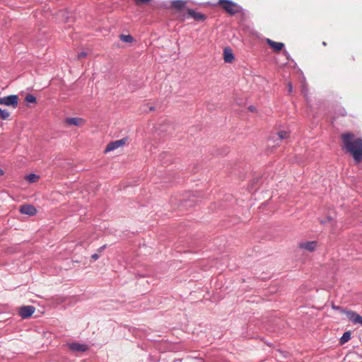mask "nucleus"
I'll return each instance as SVG.
<instances>
[{"label":"nucleus","instance_id":"obj_24","mask_svg":"<svg viewBox=\"0 0 362 362\" xmlns=\"http://www.w3.org/2000/svg\"><path fill=\"white\" fill-rule=\"evenodd\" d=\"M288 91L289 93H291L293 91V86H292V84L291 83H288Z\"/></svg>","mask_w":362,"mask_h":362},{"label":"nucleus","instance_id":"obj_22","mask_svg":"<svg viewBox=\"0 0 362 362\" xmlns=\"http://www.w3.org/2000/svg\"><path fill=\"white\" fill-rule=\"evenodd\" d=\"M87 56V54L86 52H81L79 53H78L77 54V58L79 59H81V58H84Z\"/></svg>","mask_w":362,"mask_h":362},{"label":"nucleus","instance_id":"obj_15","mask_svg":"<svg viewBox=\"0 0 362 362\" xmlns=\"http://www.w3.org/2000/svg\"><path fill=\"white\" fill-rule=\"evenodd\" d=\"M327 223H331L333 230L337 226V221H336V220L333 217H332L330 216H326L325 219L320 220V223L322 224V225H325Z\"/></svg>","mask_w":362,"mask_h":362},{"label":"nucleus","instance_id":"obj_27","mask_svg":"<svg viewBox=\"0 0 362 362\" xmlns=\"http://www.w3.org/2000/svg\"><path fill=\"white\" fill-rule=\"evenodd\" d=\"M248 110L250 111V112H255L256 110V107L253 105H250L248 107Z\"/></svg>","mask_w":362,"mask_h":362},{"label":"nucleus","instance_id":"obj_6","mask_svg":"<svg viewBox=\"0 0 362 362\" xmlns=\"http://www.w3.org/2000/svg\"><path fill=\"white\" fill-rule=\"evenodd\" d=\"M127 141V138H123L119 140L111 141L110 143H109L107 145L105 152L107 153V152L112 151L113 150H115L120 146H124L126 144Z\"/></svg>","mask_w":362,"mask_h":362},{"label":"nucleus","instance_id":"obj_29","mask_svg":"<svg viewBox=\"0 0 362 362\" xmlns=\"http://www.w3.org/2000/svg\"><path fill=\"white\" fill-rule=\"evenodd\" d=\"M284 54L287 57H288L289 54H288V52L287 51H286V50H285V51L284 52Z\"/></svg>","mask_w":362,"mask_h":362},{"label":"nucleus","instance_id":"obj_16","mask_svg":"<svg viewBox=\"0 0 362 362\" xmlns=\"http://www.w3.org/2000/svg\"><path fill=\"white\" fill-rule=\"evenodd\" d=\"M351 339V332L349 331L345 332L339 339L341 344H344Z\"/></svg>","mask_w":362,"mask_h":362},{"label":"nucleus","instance_id":"obj_12","mask_svg":"<svg viewBox=\"0 0 362 362\" xmlns=\"http://www.w3.org/2000/svg\"><path fill=\"white\" fill-rule=\"evenodd\" d=\"M266 42L275 52H279L284 47V44L283 42H275L269 38L266 39Z\"/></svg>","mask_w":362,"mask_h":362},{"label":"nucleus","instance_id":"obj_30","mask_svg":"<svg viewBox=\"0 0 362 362\" xmlns=\"http://www.w3.org/2000/svg\"><path fill=\"white\" fill-rule=\"evenodd\" d=\"M322 45H323L324 46H326V45H327V43H326L325 42H322Z\"/></svg>","mask_w":362,"mask_h":362},{"label":"nucleus","instance_id":"obj_26","mask_svg":"<svg viewBox=\"0 0 362 362\" xmlns=\"http://www.w3.org/2000/svg\"><path fill=\"white\" fill-rule=\"evenodd\" d=\"M106 248V245H103V246H101L100 247H99L98 249V252H101L102 251H103Z\"/></svg>","mask_w":362,"mask_h":362},{"label":"nucleus","instance_id":"obj_9","mask_svg":"<svg viewBox=\"0 0 362 362\" xmlns=\"http://www.w3.org/2000/svg\"><path fill=\"white\" fill-rule=\"evenodd\" d=\"M20 212L23 214L34 216L37 213V209L33 205L25 204L21 206Z\"/></svg>","mask_w":362,"mask_h":362},{"label":"nucleus","instance_id":"obj_28","mask_svg":"<svg viewBox=\"0 0 362 362\" xmlns=\"http://www.w3.org/2000/svg\"><path fill=\"white\" fill-rule=\"evenodd\" d=\"M4 174V171L0 168V176H2Z\"/></svg>","mask_w":362,"mask_h":362},{"label":"nucleus","instance_id":"obj_18","mask_svg":"<svg viewBox=\"0 0 362 362\" xmlns=\"http://www.w3.org/2000/svg\"><path fill=\"white\" fill-rule=\"evenodd\" d=\"M10 117V112L6 110L0 108V119L6 120Z\"/></svg>","mask_w":362,"mask_h":362},{"label":"nucleus","instance_id":"obj_20","mask_svg":"<svg viewBox=\"0 0 362 362\" xmlns=\"http://www.w3.org/2000/svg\"><path fill=\"white\" fill-rule=\"evenodd\" d=\"M25 101L28 103H36V97L32 94H28L25 98Z\"/></svg>","mask_w":362,"mask_h":362},{"label":"nucleus","instance_id":"obj_4","mask_svg":"<svg viewBox=\"0 0 362 362\" xmlns=\"http://www.w3.org/2000/svg\"><path fill=\"white\" fill-rule=\"evenodd\" d=\"M18 97L17 95H10L5 97H0V105L12 106L16 108L18 106Z\"/></svg>","mask_w":362,"mask_h":362},{"label":"nucleus","instance_id":"obj_13","mask_svg":"<svg viewBox=\"0 0 362 362\" xmlns=\"http://www.w3.org/2000/svg\"><path fill=\"white\" fill-rule=\"evenodd\" d=\"M187 5V1L185 0H173L171 1L173 8L177 11L183 9Z\"/></svg>","mask_w":362,"mask_h":362},{"label":"nucleus","instance_id":"obj_5","mask_svg":"<svg viewBox=\"0 0 362 362\" xmlns=\"http://www.w3.org/2000/svg\"><path fill=\"white\" fill-rule=\"evenodd\" d=\"M67 346L69 349L74 353L85 352L88 349L87 344L78 342L68 343Z\"/></svg>","mask_w":362,"mask_h":362},{"label":"nucleus","instance_id":"obj_2","mask_svg":"<svg viewBox=\"0 0 362 362\" xmlns=\"http://www.w3.org/2000/svg\"><path fill=\"white\" fill-rule=\"evenodd\" d=\"M217 4L230 16H234L237 13H245V9L232 0H218Z\"/></svg>","mask_w":362,"mask_h":362},{"label":"nucleus","instance_id":"obj_19","mask_svg":"<svg viewBox=\"0 0 362 362\" xmlns=\"http://www.w3.org/2000/svg\"><path fill=\"white\" fill-rule=\"evenodd\" d=\"M120 40L124 42H132L134 41V38L130 35H121Z\"/></svg>","mask_w":362,"mask_h":362},{"label":"nucleus","instance_id":"obj_1","mask_svg":"<svg viewBox=\"0 0 362 362\" xmlns=\"http://www.w3.org/2000/svg\"><path fill=\"white\" fill-rule=\"evenodd\" d=\"M341 137L343 143V149L352 156L356 164L361 163L362 138H356L351 132L342 134Z\"/></svg>","mask_w":362,"mask_h":362},{"label":"nucleus","instance_id":"obj_3","mask_svg":"<svg viewBox=\"0 0 362 362\" xmlns=\"http://www.w3.org/2000/svg\"><path fill=\"white\" fill-rule=\"evenodd\" d=\"M332 309L335 310H340L342 313H346L348 319L354 324H359L362 326V316H361L357 313L352 311V310H345L344 309H341V307L337 306L335 305H332Z\"/></svg>","mask_w":362,"mask_h":362},{"label":"nucleus","instance_id":"obj_10","mask_svg":"<svg viewBox=\"0 0 362 362\" xmlns=\"http://www.w3.org/2000/svg\"><path fill=\"white\" fill-rule=\"evenodd\" d=\"M317 245V243L316 241H307L300 243L298 246L301 249L308 250L309 252H313L316 249Z\"/></svg>","mask_w":362,"mask_h":362},{"label":"nucleus","instance_id":"obj_23","mask_svg":"<svg viewBox=\"0 0 362 362\" xmlns=\"http://www.w3.org/2000/svg\"><path fill=\"white\" fill-rule=\"evenodd\" d=\"M339 115H341V116H346V112L344 108H341L339 110Z\"/></svg>","mask_w":362,"mask_h":362},{"label":"nucleus","instance_id":"obj_14","mask_svg":"<svg viewBox=\"0 0 362 362\" xmlns=\"http://www.w3.org/2000/svg\"><path fill=\"white\" fill-rule=\"evenodd\" d=\"M223 59L226 63H230L234 59V55L230 49L226 48L223 51Z\"/></svg>","mask_w":362,"mask_h":362},{"label":"nucleus","instance_id":"obj_11","mask_svg":"<svg viewBox=\"0 0 362 362\" xmlns=\"http://www.w3.org/2000/svg\"><path fill=\"white\" fill-rule=\"evenodd\" d=\"M65 123L69 125L81 126L85 124V120L81 117H67L65 119Z\"/></svg>","mask_w":362,"mask_h":362},{"label":"nucleus","instance_id":"obj_25","mask_svg":"<svg viewBox=\"0 0 362 362\" xmlns=\"http://www.w3.org/2000/svg\"><path fill=\"white\" fill-rule=\"evenodd\" d=\"M91 257H92V259H93L94 260H97V259H98V258H99V255H98V254H97V253H94V254H93V255H92Z\"/></svg>","mask_w":362,"mask_h":362},{"label":"nucleus","instance_id":"obj_8","mask_svg":"<svg viewBox=\"0 0 362 362\" xmlns=\"http://www.w3.org/2000/svg\"><path fill=\"white\" fill-rule=\"evenodd\" d=\"M187 14L197 21L204 22L207 18L205 14L197 12L192 8L187 9Z\"/></svg>","mask_w":362,"mask_h":362},{"label":"nucleus","instance_id":"obj_21","mask_svg":"<svg viewBox=\"0 0 362 362\" xmlns=\"http://www.w3.org/2000/svg\"><path fill=\"white\" fill-rule=\"evenodd\" d=\"M278 136L280 140H282L284 139H286L288 136V132L285 131H280L278 132Z\"/></svg>","mask_w":362,"mask_h":362},{"label":"nucleus","instance_id":"obj_7","mask_svg":"<svg viewBox=\"0 0 362 362\" xmlns=\"http://www.w3.org/2000/svg\"><path fill=\"white\" fill-rule=\"evenodd\" d=\"M35 310L33 305L22 306L19 310V315L23 319H26L33 315Z\"/></svg>","mask_w":362,"mask_h":362},{"label":"nucleus","instance_id":"obj_17","mask_svg":"<svg viewBox=\"0 0 362 362\" xmlns=\"http://www.w3.org/2000/svg\"><path fill=\"white\" fill-rule=\"evenodd\" d=\"M39 179V176L36 174H34V173H30L29 175H28L26 176V180L30 182V183H33V182H35L37 181V180Z\"/></svg>","mask_w":362,"mask_h":362}]
</instances>
